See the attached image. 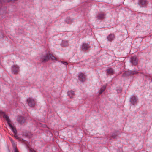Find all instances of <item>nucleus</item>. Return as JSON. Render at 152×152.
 Here are the masks:
<instances>
[{
	"label": "nucleus",
	"instance_id": "5701e85b",
	"mask_svg": "<svg viewBox=\"0 0 152 152\" xmlns=\"http://www.w3.org/2000/svg\"><path fill=\"white\" fill-rule=\"evenodd\" d=\"M10 140L12 142H13V140L12 139H10Z\"/></svg>",
	"mask_w": 152,
	"mask_h": 152
},
{
	"label": "nucleus",
	"instance_id": "a211bd4d",
	"mask_svg": "<svg viewBox=\"0 0 152 152\" xmlns=\"http://www.w3.org/2000/svg\"><path fill=\"white\" fill-rule=\"evenodd\" d=\"M49 56H50V58H51L52 60H55L57 61L56 58L55 57L51 54L50 53L49 54Z\"/></svg>",
	"mask_w": 152,
	"mask_h": 152
},
{
	"label": "nucleus",
	"instance_id": "39448f33",
	"mask_svg": "<svg viewBox=\"0 0 152 152\" xmlns=\"http://www.w3.org/2000/svg\"><path fill=\"white\" fill-rule=\"evenodd\" d=\"M28 105L31 107H33L35 105L34 101L31 98H28L27 100Z\"/></svg>",
	"mask_w": 152,
	"mask_h": 152
},
{
	"label": "nucleus",
	"instance_id": "2eb2a0df",
	"mask_svg": "<svg viewBox=\"0 0 152 152\" xmlns=\"http://www.w3.org/2000/svg\"><path fill=\"white\" fill-rule=\"evenodd\" d=\"M107 74H113L114 73V71L112 68L107 69L106 70Z\"/></svg>",
	"mask_w": 152,
	"mask_h": 152
},
{
	"label": "nucleus",
	"instance_id": "0eeeda50",
	"mask_svg": "<svg viewBox=\"0 0 152 152\" xmlns=\"http://www.w3.org/2000/svg\"><path fill=\"white\" fill-rule=\"evenodd\" d=\"M90 47L89 44L86 43H83L81 46L82 50L83 51H86Z\"/></svg>",
	"mask_w": 152,
	"mask_h": 152
},
{
	"label": "nucleus",
	"instance_id": "7ed1b4c3",
	"mask_svg": "<svg viewBox=\"0 0 152 152\" xmlns=\"http://www.w3.org/2000/svg\"><path fill=\"white\" fill-rule=\"evenodd\" d=\"M138 72L135 71H126L122 74V76L124 77H126L138 73Z\"/></svg>",
	"mask_w": 152,
	"mask_h": 152
},
{
	"label": "nucleus",
	"instance_id": "423d86ee",
	"mask_svg": "<svg viewBox=\"0 0 152 152\" xmlns=\"http://www.w3.org/2000/svg\"><path fill=\"white\" fill-rule=\"evenodd\" d=\"M130 62L133 65H137L138 62V58L135 56L132 57L130 58Z\"/></svg>",
	"mask_w": 152,
	"mask_h": 152
},
{
	"label": "nucleus",
	"instance_id": "dca6fc26",
	"mask_svg": "<svg viewBox=\"0 0 152 152\" xmlns=\"http://www.w3.org/2000/svg\"><path fill=\"white\" fill-rule=\"evenodd\" d=\"M68 95L71 98L72 96L75 95L74 91H68L67 92Z\"/></svg>",
	"mask_w": 152,
	"mask_h": 152
},
{
	"label": "nucleus",
	"instance_id": "aec40b11",
	"mask_svg": "<svg viewBox=\"0 0 152 152\" xmlns=\"http://www.w3.org/2000/svg\"><path fill=\"white\" fill-rule=\"evenodd\" d=\"M14 134V137H15L17 139H18V137L17 135V133H16Z\"/></svg>",
	"mask_w": 152,
	"mask_h": 152
},
{
	"label": "nucleus",
	"instance_id": "9b49d317",
	"mask_svg": "<svg viewBox=\"0 0 152 152\" xmlns=\"http://www.w3.org/2000/svg\"><path fill=\"white\" fill-rule=\"evenodd\" d=\"M26 119L24 117L21 116H19L17 118V121L20 124L24 123Z\"/></svg>",
	"mask_w": 152,
	"mask_h": 152
},
{
	"label": "nucleus",
	"instance_id": "6ab92c4d",
	"mask_svg": "<svg viewBox=\"0 0 152 152\" xmlns=\"http://www.w3.org/2000/svg\"><path fill=\"white\" fill-rule=\"evenodd\" d=\"M111 137L113 138H115L116 137V135L115 133H113Z\"/></svg>",
	"mask_w": 152,
	"mask_h": 152
},
{
	"label": "nucleus",
	"instance_id": "b1692460",
	"mask_svg": "<svg viewBox=\"0 0 152 152\" xmlns=\"http://www.w3.org/2000/svg\"><path fill=\"white\" fill-rule=\"evenodd\" d=\"M65 42L67 44H68V41H66Z\"/></svg>",
	"mask_w": 152,
	"mask_h": 152
},
{
	"label": "nucleus",
	"instance_id": "4be33fe9",
	"mask_svg": "<svg viewBox=\"0 0 152 152\" xmlns=\"http://www.w3.org/2000/svg\"><path fill=\"white\" fill-rule=\"evenodd\" d=\"M19 152V151H18L16 147L15 149V152Z\"/></svg>",
	"mask_w": 152,
	"mask_h": 152
},
{
	"label": "nucleus",
	"instance_id": "412c9836",
	"mask_svg": "<svg viewBox=\"0 0 152 152\" xmlns=\"http://www.w3.org/2000/svg\"><path fill=\"white\" fill-rule=\"evenodd\" d=\"M61 63H63V64H64L65 65H67L68 64V63L66 62L65 61H61Z\"/></svg>",
	"mask_w": 152,
	"mask_h": 152
},
{
	"label": "nucleus",
	"instance_id": "4468645a",
	"mask_svg": "<svg viewBox=\"0 0 152 152\" xmlns=\"http://www.w3.org/2000/svg\"><path fill=\"white\" fill-rule=\"evenodd\" d=\"M74 20V19H71L70 17H67L65 20V22L69 24H71Z\"/></svg>",
	"mask_w": 152,
	"mask_h": 152
},
{
	"label": "nucleus",
	"instance_id": "f3484780",
	"mask_svg": "<svg viewBox=\"0 0 152 152\" xmlns=\"http://www.w3.org/2000/svg\"><path fill=\"white\" fill-rule=\"evenodd\" d=\"M106 85H104L102 86L99 91V94H100L104 91L106 88Z\"/></svg>",
	"mask_w": 152,
	"mask_h": 152
},
{
	"label": "nucleus",
	"instance_id": "f8f14e48",
	"mask_svg": "<svg viewBox=\"0 0 152 152\" xmlns=\"http://www.w3.org/2000/svg\"><path fill=\"white\" fill-rule=\"evenodd\" d=\"M105 15L102 13H100L98 14L97 18L99 20H102L105 18Z\"/></svg>",
	"mask_w": 152,
	"mask_h": 152
},
{
	"label": "nucleus",
	"instance_id": "ddd939ff",
	"mask_svg": "<svg viewBox=\"0 0 152 152\" xmlns=\"http://www.w3.org/2000/svg\"><path fill=\"white\" fill-rule=\"evenodd\" d=\"M115 38V35L113 34H109L107 37V39L110 42L113 40Z\"/></svg>",
	"mask_w": 152,
	"mask_h": 152
},
{
	"label": "nucleus",
	"instance_id": "f257e3e1",
	"mask_svg": "<svg viewBox=\"0 0 152 152\" xmlns=\"http://www.w3.org/2000/svg\"><path fill=\"white\" fill-rule=\"evenodd\" d=\"M4 112L2 111L1 110H0V115H1L3 114H4L3 116V118H5L6 120L7 121L9 126L11 128V129L12 130V131L14 134L17 133V131L16 128L10 123L11 121L10 118Z\"/></svg>",
	"mask_w": 152,
	"mask_h": 152
},
{
	"label": "nucleus",
	"instance_id": "9d476101",
	"mask_svg": "<svg viewBox=\"0 0 152 152\" xmlns=\"http://www.w3.org/2000/svg\"><path fill=\"white\" fill-rule=\"evenodd\" d=\"M78 78L80 81L81 82H84L86 80L85 75L83 73H81L79 74Z\"/></svg>",
	"mask_w": 152,
	"mask_h": 152
},
{
	"label": "nucleus",
	"instance_id": "f03ea898",
	"mask_svg": "<svg viewBox=\"0 0 152 152\" xmlns=\"http://www.w3.org/2000/svg\"><path fill=\"white\" fill-rule=\"evenodd\" d=\"M40 61L42 62H45L50 59L49 55L47 53L42 54L40 57Z\"/></svg>",
	"mask_w": 152,
	"mask_h": 152
},
{
	"label": "nucleus",
	"instance_id": "20e7f679",
	"mask_svg": "<svg viewBox=\"0 0 152 152\" xmlns=\"http://www.w3.org/2000/svg\"><path fill=\"white\" fill-rule=\"evenodd\" d=\"M19 67L17 65H13L11 69L12 72L14 74H17L19 71Z\"/></svg>",
	"mask_w": 152,
	"mask_h": 152
},
{
	"label": "nucleus",
	"instance_id": "6e6552de",
	"mask_svg": "<svg viewBox=\"0 0 152 152\" xmlns=\"http://www.w3.org/2000/svg\"><path fill=\"white\" fill-rule=\"evenodd\" d=\"M138 4L141 7H144L147 6L148 1L147 0H139Z\"/></svg>",
	"mask_w": 152,
	"mask_h": 152
},
{
	"label": "nucleus",
	"instance_id": "1a4fd4ad",
	"mask_svg": "<svg viewBox=\"0 0 152 152\" xmlns=\"http://www.w3.org/2000/svg\"><path fill=\"white\" fill-rule=\"evenodd\" d=\"M137 96L134 95H132L130 99V102L133 105L135 104L137 102Z\"/></svg>",
	"mask_w": 152,
	"mask_h": 152
}]
</instances>
